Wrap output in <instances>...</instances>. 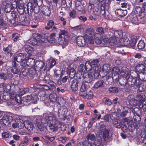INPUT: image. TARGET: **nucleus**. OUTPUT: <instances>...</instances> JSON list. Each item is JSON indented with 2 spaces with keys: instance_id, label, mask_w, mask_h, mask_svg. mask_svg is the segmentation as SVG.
<instances>
[{
  "instance_id": "1",
  "label": "nucleus",
  "mask_w": 146,
  "mask_h": 146,
  "mask_svg": "<svg viewBox=\"0 0 146 146\" xmlns=\"http://www.w3.org/2000/svg\"><path fill=\"white\" fill-rule=\"evenodd\" d=\"M36 121L38 127L40 130H43L44 128L51 132L57 130L55 125L57 123V120L56 115L54 114H51L41 119H36Z\"/></svg>"
},
{
  "instance_id": "2",
  "label": "nucleus",
  "mask_w": 146,
  "mask_h": 146,
  "mask_svg": "<svg viewBox=\"0 0 146 146\" xmlns=\"http://www.w3.org/2000/svg\"><path fill=\"white\" fill-rule=\"evenodd\" d=\"M100 68L98 66H94L90 72L84 73L83 76L84 81L87 83L90 82L94 78H98Z\"/></svg>"
},
{
  "instance_id": "3",
  "label": "nucleus",
  "mask_w": 146,
  "mask_h": 146,
  "mask_svg": "<svg viewBox=\"0 0 146 146\" xmlns=\"http://www.w3.org/2000/svg\"><path fill=\"white\" fill-rule=\"evenodd\" d=\"M84 36L89 44H94V39H95V42L96 44H100L101 43V36L98 37L97 36L94 35V32L92 31L88 30L86 31L85 33Z\"/></svg>"
},
{
  "instance_id": "4",
  "label": "nucleus",
  "mask_w": 146,
  "mask_h": 146,
  "mask_svg": "<svg viewBox=\"0 0 146 146\" xmlns=\"http://www.w3.org/2000/svg\"><path fill=\"white\" fill-rule=\"evenodd\" d=\"M122 75L123 77L120 78L119 80V82L120 84L123 86H127V79L128 77V72L126 71L125 72H121Z\"/></svg>"
},
{
  "instance_id": "5",
  "label": "nucleus",
  "mask_w": 146,
  "mask_h": 146,
  "mask_svg": "<svg viewBox=\"0 0 146 146\" xmlns=\"http://www.w3.org/2000/svg\"><path fill=\"white\" fill-rule=\"evenodd\" d=\"M12 116L4 114L1 120V122H2L5 125H9L13 120Z\"/></svg>"
},
{
  "instance_id": "6",
  "label": "nucleus",
  "mask_w": 146,
  "mask_h": 146,
  "mask_svg": "<svg viewBox=\"0 0 146 146\" xmlns=\"http://www.w3.org/2000/svg\"><path fill=\"white\" fill-rule=\"evenodd\" d=\"M93 12L94 15L96 16H99L101 14L103 15L105 14L106 10L102 9V7L98 6H95L94 7Z\"/></svg>"
},
{
  "instance_id": "7",
  "label": "nucleus",
  "mask_w": 146,
  "mask_h": 146,
  "mask_svg": "<svg viewBox=\"0 0 146 146\" xmlns=\"http://www.w3.org/2000/svg\"><path fill=\"white\" fill-rule=\"evenodd\" d=\"M68 40V36H66V37H65V36H60L58 39L57 42L59 44L61 45L62 47H64L68 44L69 42Z\"/></svg>"
},
{
  "instance_id": "8",
  "label": "nucleus",
  "mask_w": 146,
  "mask_h": 146,
  "mask_svg": "<svg viewBox=\"0 0 146 146\" xmlns=\"http://www.w3.org/2000/svg\"><path fill=\"white\" fill-rule=\"evenodd\" d=\"M90 62L87 61L85 63V65L84 64H80V70L82 74L86 72L87 70H90L91 66L90 65Z\"/></svg>"
},
{
  "instance_id": "9",
  "label": "nucleus",
  "mask_w": 146,
  "mask_h": 146,
  "mask_svg": "<svg viewBox=\"0 0 146 146\" xmlns=\"http://www.w3.org/2000/svg\"><path fill=\"white\" fill-rule=\"evenodd\" d=\"M96 31L94 32V35L97 36L98 37H101V35L108 31V29L106 28H103L102 27H98L96 28Z\"/></svg>"
},
{
  "instance_id": "10",
  "label": "nucleus",
  "mask_w": 146,
  "mask_h": 146,
  "mask_svg": "<svg viewBox=\"0 0 146 146\" xmlns=\"http://www.w3.org/2000/svg\"><path fill=\"white\" fill-rule=\"evenodd\" d=\"M110 34L109 35H113V36L115 38H121L123 36V32L121 30L114 31V30L111 29L109 32L108 33Z\"/></svg>"
},
{
  "instance_id": "11",
  "label": "nucleus",
  "mask_w": 146,
  "mask_h": 146,
  "mask_svg": "<svg viewBox=\"0 0 146 146\" xmlns=\"http://www.w3.org/2000/svg\"><path fill=\"white\" fill-rule=\"evenodd\" d=\"M85 39L86 38L82 36H78L76 38V41L77 45L79 46L84 47L86 45V42Z\"/></svg>"
},
{
  "instance_id": "12",
  "label": "nucleus",
  "mask_w": 146,
  "mask_h": 146,
  "mask_svg": "<svg viewBox=\"0 0 146 146\" xmlns=\"http://www.w3.org/2000/svg\"><path fill=\"white\" fill-rule=\"evenodd\" d=\"M113 124V126L117 128H121V129L123 131L125 130L127 127L125 126L124 127H122V124L121 122L118 119H115L114 120L112 121Z\"/></svg>"
},
{
  "instance_id": "13",
  "label": "nucleus",
  "mask_w": 146,
  "mask_h": 146,
  "mask_svg": "<svg viewBox=\"0 0 146 146\" xmlns=\"http://www.w3.org/2000/svg\"><path fill=\"white\" fill-rule=\"evenodd\" d=\"M135 13L136 14L138 15L141 19L144 18L145 15V13L143 10L139 6L135 7Z\"/></svg>"
},
{
  "instance_id": "14",
  "label": "nucleus",
  "mask_w": 146,
  "mask_h": 146,
  "mask_svg": "<svg viewBox=\"0 0 146 146\" xmlns=\"http://www.w3.org/2000/svg\"><path fill=\"white\" fill-rule=\"evenodd\" d=\"M137 98L136 101L137 102V105L136 106H139L140 104H143V102L145 101L146 98V97L145 95L143 94H138L136 96Z\"/></svg>"
},
{
  "instance_id": "15",
  "label": "nucleus",
  "mask_w": 146,
  "mask_h": 146,
  "mask_svg": "<svg viewBox=\"0 0 146 146\" xmlns=\"http://www.w3.org/2000/svg\"><path fill=\"white\" fill-rule=\"evenodd\" d=\"M57 98V95L54 93L50 94L49 96V99L48 100V103H49V105L52 106L56 101Z\"/></svg>"
},
{
  "instance_id": "16",
  "label": "nucleus",
  "mask_w": 146,
  "mask_h": 146,
  "mask_svg": "<svg viewBox=\"0 0 146 146\" xmlns=\"http://www.w3.org/2000/svg\"><path fill=\"white\" fill-rule=\"evenodd\" d=\"M56 62L54 59L51 60H49L47 63L45 64L44 67V70L46 71H48L52 68L55 65Z\"/></svg>"
},
{
  "instance_id": "17",
  "label": "nucleus",
  "mask_w": 146,
  "mask_h": 146,
  "mask_svg": "<svg viewBox=\"0 0 146 146\" xmlns=\"http://www.w3.org/2000/svg\"><path fill=\"white\" fill-rule=\"evenodd\" d=\"M79 84H80L79 81L78 80L74 79L72 81L71 85L72 91L75 92L78 90Z\"/></svg>"
},
{
  "instance_id": "18",
  "label": "nucleus",
  "mask_w": 146,
  "mask_h": 146,
  "mask_svg": "<svg viewBox=\"0 0 146 146\" xmlns=\"http://www.w3.org/2000/svg\"><path fill=\"white\" fill-rule=\"evenodd\" d=\"M1 6L4 9V11L6 13H9L13 9L10 5L6 1H3L2 3Z\"/></svg>"
},
{
  "instance_id": "19",
  "label": "nucleus",
  "mask_w": 146,
  "mask_h": 146,
  "mask_svg": "<svg viewBox=\"0 0 146 146\" xmlns=\"http://www.w3.org/2000/svg\"><path fill=\"white\" fill-rule=\"evenodd\" d=\"M128 125L129 130L130 132H133L135 129H137L139 128L138 123L134 122L133 120L131 121L130 123Z\"/></svg>"
},
{
  "instance_id": "20",
  "label": "nucleus",
  "mask_w": 146,
  "mask_h": 146,
  "mask_svg": "<svg viewBox=\"0 0 146 146\" xmlns=\"http://www.w3.org/2000/svg\"><path fill=\"white\" fill-rule=\"evenodd\" d=\"M127 76L128 77L127 79V87L129 88L134 87L135 80L134 78L132 76H129V75Z\"/></svg>"
},
{
  "instance_id": "21",
  "label": "nucleus",
  "mask_w": 146,
  "mask_h": 146,
  "mask_svg": "<svg viewBox=\"0 0 146 146\" xmlns=\"http://www.w3.org/2000/svg\"><path fill=\"white\" fill-rule=\"evenodd\" d=\"M129 104L131 106H135L137 105V102L134 98L133 95H129L127 97Z\"/></svg>"
},
{
  "instance_id": "22",
  "label": "nucleus",
  "mask_w": 146,
  "mask_h": 146,
  "mask_svg": "<svg viewBox=\"0 0 146 146\" xmlns=\"http://www.w3.org/2000/svg\"><path fill=\"white\" fill-rule=\"evenodd\" d=\"M13 66L11 68L12 72L14 74L18 73L20 71V68H19V64L16 62L13 61Z\"/></svg>"
},
{
  "instance_id": "23",
  "label": "nucleus",
  "mask_w": 146,
  "mask_h": 146,
  "mask_svg": "<svg viewBox=\"0 0 146 146\" xmlns=\"http://www.w3.org/2000/svg\"><path fill=\"white\" fill-rule=\"evenodd\" d=\"M115 13L117 16L123 17L127 14V11L125 9L123 10L121 9H117L116 10Z\"/></svg>"
},
{
  "instance_id": "24",
  "label": "nucleus",
  "mask_w": 146,
  "mask_h": 146,
  "mask_svg": "<svg viewBox=\"0 0 146 146\" xmlns=\"http://www.w3.org/2000/svg\"><path fill=\"white\" fill-rule=\"evenodd\" d=\"M111 67L109 64H104L102 68V70L104 75L108 74L111 71Z\"/></svg>"
},
{
  "instance_id": "25",
  "label": "nucleus",
  "mask_w": 146,
  "mask_h": 146,
  "mask_svg": "<svg viewBox=\"0 0 146 146\" xmlns=\"http://www.w3.org/2000/svg\"><path fill=\"white\" fill-rule=\"evenodd\" d=\"M58 114L60 117V116H64L67 111V109L65 106H60L58 108Z\"/></svg>"
},
{
  "instance_id": "26",
  "label": "nucleus",
  "mask_w": 146,
  "mask_h": 146,
  "mask_svg": "<svg viewBox=\"0 0 146 146\" xmlns=\"http://www.w3.org/2000/svg\"><path fill=\"white\" fill-rule=\"evenodd\" d=\"M110 3V0H104L101 4L102 9L108 10L109 8Z\"/></svg>"
},
{
  "instance_id": "27",
  "label": "nucleus",
  "mask_w": 146,
  "mask_h": 146,
  "mask_svg": "<svg viewBox=\"0 0 146 146\" xmlns=\"http://www.w3.org/2000/svg\"><path fill=\"white\" fill-rule=\"evenodd\" d=\"M25 59L24 55L23 53H20L18 54L16 57H15L14 61H16L18 63L21 62L23 59Z\"/></svg>"
},
{
  "instance_id": "28",
  "label": "nucleus",
  "mask_w": 146,
  "mask_h": 146,
  "mask_svg": "<svg viewBox=\"0 0 146 146\" xmlns=\"http://www.w3.org/2000/svg\"><path fill=\"white\" fill-rule=\"evenodd\" d=\"M25 128L29 131H33L34 128V125L31 121H25Z\"/></svg>"
},
{
  "instance_id": "29",
  "label": "nucleus",
  "mask_w": 146,
  "mask_h": 146,
  "mask_svg": "<svg viewBox=\"0 0 146 146\" xmlns=\"http://www.w3.org/2000/svg\"><path fill=\"white\" fill-rule=\"evenodd\" d=\"M36 70L34 68H29V78L30 79H33L35 76L36 74Z\"/></svg>"
},
{
  "instance_id": "30",
  "label": "nucleus",
  "mask_w": 146,
  "mask_h": 146,
  "mask_svg": "<svg viewBox=\"0 0 146 146\" xmlns=\"http://www.w3.org/2000/svg\"><path fill=\"white\" fill-rule=\"evenodd\" d=\"M104 81L102 80H101L97 82L94 85V88L95 89H98L100 88L104 87Z\"/></svg>"
},
{
  "instance_id": "31",
  "label": "nucleus",
  "mask_w": 146,
  "mask_h": 146,
  "mask_svg": "<svg viewBox=\"0 0 146 146\" xmlns=\"http://www.w3.org/2000/svg\"><path fill=\"white\" fill-rule=\"evenodd\" d=\"M120 42L122 45L125 46H130V40L127 37L121 39L120 40Z\"/></svg>"
},
{
  "instance_id": "32",
  "label": "nucleus",
  "mask_w": 146,
  "mask_h": 146,
  "mask_svg": "<svg viewBox=\"0 0 146 146\" xmlns=\"http://www.w3.org/2000/svg\"><path fill=\"white\" fill-rule=\"evenodd\" d=\"M34 33L33 34L32 36L28 40V42L33 45H35L38 43L37 39L36 36H33Z\"/></svg>"
},
{
  "instance_id": "33",
  "label": "nucleus",
  "mask_w": 146,
  "mask_h": 146,
  "mask_svg": "<svg viewBox=\"0 0 146 146\" xmlns=\"http://www.w3.org/2000/svg\"><path fill=\"white\" fill-rule=\"evenodd\" d=\"M110 33H108V35H110V37H109V41L110 45L112 46H114L116 43V38L113 36L111 35H110Z\"/></svg>"
},
{
  "instance_id": "34",
  "label": "nucleus",
  "mask_w": 146,
  "mask_h": 146,
  "mask_svg": "<svg viewBox=\"0 0 146 146\" xmlns=\"http://www.w3.org/2000/svg\"><path fill=\"white\" fill-rule=\"evenodd\" d=\"M35 66L37 67L39 70L43 69L44 66H45V63H44L42 61H37L35 64Z\"/></svg>"
},
{
  "instance_id": "35",
  "label": "nucleus",
  "mask_w": 146,
  "mask_h": 146,
  "mask_svg": "<svg viewBox=\"0 0 146 146\" xmlns=\"http://www.w3.org/2000/svg\"><path fill=\"white\" fill-rule=\"evenodd\" d=\"M33 36H36L37 38L38 42L42 43L45 42V38L44 37L41 36L38 33H34Z\"/></svg>"
},
{
  "instance_id": "36",
  "label": "nucleus",
  "mask_w": 146,
  "mask_h": 146,
  "mask_svg": "<svg viewBox=\"0 0 146 146\" xmlns=\"http://www.w3.org/2000/svg\"><path fill=\"white\" fill-rule=\"evenodd\" d=\"M80 95L84 98L90 99L92 98L93 95L92 92L90 91L88 94L87 93L80 94Z\"/></svg>"
},
{
  "instance_id": "37",
  "label": "nucleus",
  "mask_w": 146,
  "mask_h": 146,
  "mask_svg": "<svg viewBox=\"0 0 146 146\" xmlns=\"http://www.w3.org/2000/svg\"><path fill=\"white\" fill-rule=\"evenodd\" d=\"M137 40V37L135 36H133L131 37L130 41V46L131 47H134L136 44Z\"/></svg>"
},
{
  "instance_id": "38",
  "label": "nucleus",
  "mask_w": 146,
  "mask_h": 146,
  "mask_svg": "<svg viewBox=\"0 0 146 146\" xmlns=\"http://www.w3.org/2000/svg\"><path fill=\"white\" fill-rule=\"evenodd\" d=\"M135 80L134 87L135 88H139L140 85L142 83V81L139 78H134Z\"/></svg>"
},
{
  "instance_id": "39",
  "label": "nucleus",
  "mask_w": 146,
  "mask_h": 146,
  "mask_svg": "<svg viewBox=\"0 0 146 146\" xmlns=\"http://www.w3.org/2000/svg\"><path fill=\"white\" fill-rule=\"evenodd\" d=\"M105 129V126L104 125H102L100 126V130L103 132L104 136L106 137L108 135L109 131L108 130Z\"/></svg>"
},
{
  "instance_id": "40",
  "label": "nucleus",
  "mask_w": 146,
  "mask_h": 146,
  "mask_svg": "<svg viewBox=\"0 0 146 146\" xmlns=\"http://www.w3.org/2000/svg\"><path fill=\"white\" fill-rule=\"evenodd\" d=\"M10 13L9 14L10 17L12 19H14V21L16 20V18L18 16V15L17 12L15 11H12L10 12Z\"/></svg>"
},
{
  "instance_id": "41",
  "label": "nucleus",
  "mask_w": 146,
  "mask_h": 146,
  "mask_svg": "<svg viewBox=\"0 0 146 146\" xmlns=\"http://www.w3.org/2000/svg\"><path fill=\"white\" fill-rule=\"evenodd\" d=\"M136 68L140 72H143L145 70L146 67L143 64H139L136 66Z\"/></svg>"
},
{
  "instance_id": "42",
  "label": "nucleus",
  "mask_w": 146,
  "mask_h": 146,
  "mask_svg": "<svg viewBox=\"0 0 146 146\" xmlns=\"http://www.w3.org/2000/svg\"><path fill=\"white\" fill-rule=\"evenodd\" d=\"M36 97V96L33 97L32 95L27 96L24 97L23 99V101L24 102H28L32 100H34L35 98Z\"/></svg>"
},
{
  "instance_id": "43",
  "label": "nucleus",
  "mask_w": 146,
  "mask_h": 146,
  "mask_svg": "<svg viewBox=\"0 0 146 146\" xmlns=\"http://www.w3.org/2000/svg\"><path fill=\"white\" fill-rule=\"evenodd\" d=\"M40 77H42L46 83H48L50 80V78L48 76H47L46 74L44 73H42L41 74Z\"/></svg>"
},
{
  "instance_id": "44",
  "label": "nucleus",
  "mask_w": 146,
  "mask_h": 146,
  "mask_svg": "<svg viewBox=\"0 0 146 146\" xmlns=\"http://www.w3.org/2000/svg\"><path fill=\"white\" fill-rule=\"evenodd\" d=\"M25 50L26 52L30 54L33 50V48L30 45H26L25 46Z\"/></svg>"
},
{
  "instance_id": "45",
  "label": "nucleus",
  "mask_w": 146,
  "mask_h": 146,
  "mask_svg": "<svg viewBox=\"0 0 146 146\" xmlns=\"http://www.w3.org/2000/svg\"><path fill=\"white\" fill-rule=\"evenodd\" d=\"M76 71L74 68H71L69 71V77L71 79H72L75 76Z\"/></svg>"
},
{
  "instance_id": "46",
  "label": "nucleus",
  "mask_w": 146,
  "mask_h": 146,
  "mask_svg": "<svg viewBox=\"0 0 146 146\" xmlns=\"http://www.w3.org/2000/svg\"><path fill=\"white\" fill-rule=\"evenodd\" d=\"M18 127L20 129H22L25 127V121L23 122L22 120L21 119L17 120V121Z\"/></svg>"
},
{
  "instance_id": "47",
  "label": "nucleus",
  "mask_w": 146,
  "mask_h": 146,
  "mask_svg": "<svg viewBox=\"0 0 146 146\" xmlns=\"http://www.w3.org/2000/svg\"><path fill=\"white\" fill-rule=\"evenodd\" d=\"M145 44L144 41L142 40H140L137 45L138 49H143L145 47Z\"/></svg>"
},
{
  "instance_id": "48",
  "label": "nucleus",
  "mask_w": 146,
  "mask_h": 146,
  "mask_svg": "<svg viewBox=\"0 0 146 146\" xmlns=\"http://www.w3.org/2000/svg\"><path fill=\"white\" fill-rule=\"evenodd\" d=\"M121 72H122L121 71L120 72V69L118 67H114L112 69L111 73L112 74H119L120 73L122 74Z\"/></svg>"
},
{
  "instance_id": "49",
  "label": "nucleus",
  "mask_w": 146,
  "mask_h": 146,
  "mask_svg": "<svg viewBox=\"0 0 146 146\" xmlns=\"http://www.w3.org/2000/svg\"><path fill=\"white\" fill-rule=\"evenodd\" d=\"M27 66H32L35 64V60L32 58H30L27 60Z\"/></svg>"
},
{
  "instance_id": "50",
  "label": "nucleus",
  "mask_w": 146,
  "mask_h": 146,
  "mask_svg": "<svg viewBox=\"0 0 146 146\" xmlns=\"http://www.w3.org/2000/svg\"><path fill=\"white\" fill-rule=\"evenodd\" d=\"M58 101L57 103L59 105L62 106H64L66 104V101L62 98L59 97L58 98Z\"/></svg>"
},
{
  "instance_id": "51",
  "label": "nucleus",
  "mask_w": 146,
  "mask_h": 146,
  "mask_svg": "<svg viewBox=\"0 0 146 146\" xmlns=\"http://www.w3.org/2000/svg\"><path fill=\"white\" fill-rule=\"evenodd\" d=\"M21 72L24 76H26L29 75V69L26 68V67L22 68Z\"/></svg>"
},
{
  "instance_id": "52",
  "label": "nucleus",
  "mask_w": 146,
  "mask_h": 146,
  "mask_svg": "<svg viewBox=\"0 0 146 146\" xmlns=\"http://www.w3.org/2000/svg\"><path fill=\"white\" fill-rule=\"evenodd\" d=\"M109 92L111 93H117L118 92L119 90L118 88L115 87H110L109 89Z\"/></svg>"
},
{
  "instance_id": "53",
  "label": "nucleus",
  "mask_w": 146,
  "mask_h": 146,
  "mask_svg": "<svg viewBox=\"0 0 146 146\" xmlns=\"http://www.w3.org/2000/svg\"><path fill=\"white\" fill-rule=\"evenodd\" d=\"M26 6L27 7V13H29V7H30V11L31 13L32 12L33 10V5L31 3H29L27 4L26 5Z\"/></svg>"
},
{
  "instance_id": "54",
  "label": "nucleus",
  "mask_w": 146,
  "mask_h": 146,
  "mask_svg": "<svg viewBox=\"0 0 146 146\" xmlns=\"http://www.w3.org/2000/svg\"><path fill=\"white\" fill-rule=\"evenodd\" d=\"M139 78L141 81H146V73H141L139 75Z\"/></svg>"
},
{
  "instance_id": "55",
  "label": "nucleus",
  "mask_w": 146,
  "mask_h": 146,
  "mask_svg": "<svg viewBox=\"0 0 146 146\" xmlns=\"http://www.w3.org/2000/svg\"><path fill=\"white\" fill-rule=\"evenodd\" d=\"M99 62V60L97 59L93 60L91 62H90V65L91 66L90 69H92L93 66H96L98 65Z\"/></svg>"
},
{
  "instance_id": "56",
  "label": "nucleus",
  "mask_w": 146,
  "mask_h": 146,
  "mask_svg": "<svg viewBox=\"0 0 146 146\" xmlns=\"http://www.w3.org/2000/svg\"><path fill=\"white\" fill-rule=\"evenodd\" d=\"M3 50L6 52V54L8 55V56L11 57L12 55V53L11 52V50H9L8 47L3 48Z\"/></svg>"
},
{
  "instance_id": "57",
  "label": "nucleus",
  "mask_w": 146,
  "mask_h": 146,
  "mask_svg": "<svg viewBox=\"0 0 146 146\" xmlns=\"http://www.w3.org/2000/svg\"><path fill=\"white\" fill-rule=\"evenodd\" d=\"M103 102L108 106L110 105L112 102L111 100L107 98H104L103 99Z\"/></svg>"
},
{
  "instance_id": "58",
  "label": "nucleus",
  "mask_w": 146,
  "mask_h": 146,
  "mask_svg": "<svg viewBox=\"0 0 146 146\" xmlns=\"http://www.w3.org/2000/svg\"><path fill=\"white\" fill-rule=\"evenodd\" d=\"M16 20H15V21L19 23L23 22V21H25V18L22 15H18Z\"/></svg>"
},
{
  "instance_id": "59",
  "label": "nucleus",
  "mask_w": 146,
  "mask_h": 146,
  "mask_svg": "<svg viewBox=\"0 0 146 146\" xmlns=\"http://www.w3.org/2000/svg\"><path fill=\"white\" fill-rule=\"evenodd\" d=\"M86 138L88 140H90L91 141H93L95 138V137L93 134H89L86 137Z\"/></svg>"
},
{
  "instance_id": "60",
  "label": "nucleus",
  "mask_w": 146,
  "mask_h": 146,
  "mask_svg": "<svg viewBox=\"0 0 146 146\" xmlns=\"http://www.w3.org/2000/svg\"><path fill=\"white\" fill-rule=\"evenodd\" d=\"M119 74H112L111 75V78L115 82L119 81Z\"/></svg>"
},
{
  "instance_id": "61",
  "label": "nucleus",
  "mask_w": 146,
  "mask_h": 146,
  "mask_svg": "<svg viewBox=\"0 0 146 146\" xmlns=\"http://www.w3.org/2000/svg\"><path fill=\"white\" fill-rule=\"evenodd\" d=\"M67 32L66 31L61 30H60V33L59 34V37H60V36L62 37H64V36H65V37H66V36H67Z\"/></svg>"
},
{
  "instance_id": "62",
  "label": "nucleus",
  "mask_w": 146,
  "mask_h": 146,
  "mask_svg": "<svg viewBox=\"0 0 146 146\" xmlns=\"http://www.w3.org/2000/svg\"><path fill=\"white\" fill-rule=\"evenodd\" d=\"M0 79L5 80L7 79V73H2L0 74Z\"/></svg>"
},
{
  "instance_id": "63",
  "label": "nucleus",
  "mask_w": 146,
  "mask_h": 146,
  "mask_svg": "<svg viewBox=\"0 0 146 146\" xmlns=\"http://www.w3.org/2000/svg\"><path fill=\"white\" fill-rule=\"evenodd\" d=\"M20 63L21 66L23 67L22 68L26 67V66H27V61L25 58V59H23Z\"/></svg>"
},
{
  "instance_id": "64",
  "label": "nucleus",
  "mask_w": 146,
  "mask_h": 146,
  "mask_svg": "<svg viewBox=\"0 0 146 146\" xmlns=\"http://www.w3.org/2000/svg\"><path fill=\"white\" fill-rule=\"evenodd\" d=\"M133 118L135 121L134 122H137L139 121L141 119L140 116L136 113V115H134Z\"/></svg>"
}]
</instances>
